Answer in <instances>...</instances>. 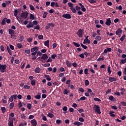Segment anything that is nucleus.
Segmentation results:
<instances>
[{
    "label": "nucleus",
    "mask_w": 126,
    "mask_h": 126,
    "mask_svg": "<svg viewBox=\"0 0 126 126\" xmlns=\"http://www.w3.org/2000/svg\"><path fill=\"white\" fill-rule=\"evenodd\" d=\"M41 53H47V49H41Z\"/></svg>",
    "instance_id": "64"
},
{
    "label": "nucleus",
    "mask_w": 126,
    "mask_h": 126,
    "mask_svg": "<svg viewBox=\"0 0 126 126\" xmlns=\"http://www.w3.org/2000/svg\"><path fill=\"white\" fill-rule=\"evenodd\" d=\"M94 100L96 102H101V99H99L98 97L94 98Z\"/></svg>",
    "instance_id": "41"
},
{
    "label": "nucleus",
    "mask_w": 126,
    "mask_h": 126,
    "mask_svg": "<svg viewBox=\"0 0 126 126\" xmlns=\"http://www.w3.org/2000/svg\"><path fill=\"white\" fill-rule=\"evenodd\" d=\"M14 16H17V14L18 13V11L17 9H15L14 11Z\"/></svg>",
    "instance_id": "43"
},
{
    "label": "nucleus",
    "mask_w": 126,
    "mask_h": 126,
    "mask_svg": "<svg viewBox=\"0 0 126 126\" xmlns=\"http://www.w3.org/2000/svg\"><path fill=\"white\" fill-rule=\"evenodd\" d=\"M23 40H24V36L23 35L20 36L19 37V41H20V42H22Z\"/></svg>",
    "instance_id": "37"
},
{
    "label": "nucleus",
    "mask_w": 126,
    "mask_h": 126,
    "mask_svg": "<svg viewBox=\"0 0 126 126\" xmlns=\"http://www.w3.org/2000/svg\"><path fill=\"white\" fill-rule=\"evenodd\" d=\"M6 22V18H4L1 21V24L2 25H5V23Z\"/></svg>",
    "instance_id": "18"
},
{
    "label": "nucleus",
    "mask_w": 126,
    "mask_h": 126,
    "mask_svg": "<svg viewBox=\"0 0 126 126\" xmlns=\"http://www.w3.org/2000/svg\"><path fill=\"white\" fill-rule=\"evenodd\" d=\"M47 116L49 117V118H54V117H55V116L54 115V114H52V113H49Z\"/></svg>",
    "instance_id": "40"
},
{
    "label": "nucleus",
    "mask_w": 126,
    "mask_h": 126,
    "mask_svg": "<svg viewBox=\"0 0 126 126\" xmlns=\"http://www.w3.org/2000/svg\"><path fill=\"white\" fill-rule=\"evenodd\" d=\"M27 107L28 109H29V110H31V108L32 107V104H30V103H28Z\"/></svg>",
    "instance_id": "27"
},
{
    "label": "nucleus",
    "mask_w": 126,
    "mask_h": 126,
    "mask_svg": "<svg viewBox=\"0 0 126 126\" xmlns=\"http://www.w3.org/2000/svg\"><path fill=\"white\" fill-rule=\"evenodd\" d=\"M49 56H48V55L47 54H43L42 56L41 57V60H43L44 61L47 60L48 59Z\"/></svg>",
    "instance_id": "9"
},
{
    "label": "nucleus",
    "mask_w": 126,
    "mask_h": 126,
    "mask_svg": "<svg viewBox=\"0 0 126 126\" xmlns=\"http://www.w3.org/2000/svg\"><path fill=\"white\" fill-rule=\"evenodd\" d=\"M95 40L96 41H101V39H102V37H101V36L98 35L96 37H95Z\"/></svg>",
    "instance_id": "25"
},
{
    "label": "nucleus",
    "mask_w": 126,
    "mask_h": 126,
    "mask_svg": "<svg viewBox=\"0 0 126 126\" xmlns=\"http://www.w3.org/2000/svg\"><path fill=\"white\" fill-rule=\"evenodd\" d=\"M121 105H122V106H124V107H126V102L125 101H122L121 102Z\"/></svg>",
    "instance_id": "56"
},
{
    "label": "nucleus",
    "mask_w": 126,
    "mask_h": 126,
    "mask_svg": "<svg viewBox=\"0 0 126 126\" xmlns=\"http://www.w3.org/2000/svg\"><path fill=\"white\" fill-rule=\"evenodd\" d=\"M24 89H30V86L25 85L24 86Z\"/></svg>",
    "instance_id": "38"
},
{
    "label": "nucleus",
    "mask_w": 126,
    "mask_h": 126,
    "mask_svg": "<svg viewBox=\"0 0 126 126\" xmlns=\"http://www.w3.org/2000/svg\"><path fill=\"white\" fill-rule=\"evenodd\" d=\"M85 84L86 86H88V85H89V81H88V80H85Z\"/></svg>",
    "instance_id": "49"
},
{
    "label": "nucleus",
    "mask_w": 126,
    "mask_h": 126,
    "mask_svg": "<svg viewBox=\"0 0 126 126\" xmlns=\"http://www.w3.org/2000/svg\"><path fill=\"white\" fill-rule=\"evenodd\" d=\"M44 77H46V80L48 81H51V78H50V76L48 75H44Z\"/></svg>",
    "instance_id": "21"
},
{
    "label": "nucleus",
    "mask_w": 126,
    "mask_h": 126,
    "mask_svg": "<svg viewBox=\"0 0 126 126\" xmlns=\"http://www.w3.org/2000/svg\"><path fill=\"white\" fill-rule=\"evenodd\" d=\"M50 65H51V64H50V63H46L43 64V66L44 67H49Z\"/></svg>",
    "instance_id": "31"
},
{
    "label": "nucleus",
    "mask_w": 126,
    "mask_h": 126,
    "mask_svg": "<svg viewBox=\"0 0 126 126\" xmlns=\"http://www.w3.org/2000/svg\"><path fill=\"white\" fill-rule=\"evenodd\" d=\"M34 98L37 99H41V95L37 94L34 96Z\"/></svg>",
    "instance_id": "44"
},
{
    "label": "nucleus",
    "mask_w": 126,
    "mask_h": 126,
    "mask_svg": "<svg viewBox=\"0 0 126 126\" xmlns=\"http://www.w3.org/2000/svg\"><path fill=\"white\" fill-rule=\"evenodd\" d=\"M76 34L79 38H82L83 35H84V31L83 29H79L77 32Z\"/></svg>",
    "instance_id": "1"
},
{
    "label": "nucleus",
    "mask_w": 126,
    "mask_h": 126,
    "mask_svg": "<svg viewBox=\"0 0 126 126\" xmlns=\"http://www.w3.org/2000/svg\"><path fill=\"white\" fill-rule=\"evenodd\" d=\"M68 5L69 7H70V8H71V7H73V4L71 2H68Z\"/></svg>",
    "instance_id": "45"
},
{
    "label": "nucleus",
    "mask_w": 126,
    "mask_h": 126,
    "mask_svg": "<svg viewBox=\"0 0 126 126\" xmlns=\"http://www.w3.org/2000/svg\"><path fill=\"white\" fill-rule=\"evenodd\" d=\"M107 71L109 74H111V66L109 65L107 66Z\"/></svg>",
    "instance_id": "28"
},
{
    "label": "nucleus",
    "mask_w": 126,
    "mask_h": 126,
    "mask_svg": "<svg viewBox=\"0 0 126 126\" xmlns=\"http://www.w3.org/2000/svg\"><path fill=\"white\" fill-rule=\"evenodd\" d=\"M9 47H10V49H11V50H14V46H13V45H11V44H10L9 45Z\"/></svg>",
    "instance_id": "62"
},
{
    "label": "nucleus",
    "mask_w": 126,
    "mask_h": 126,
    "mask_svg": "<svg viewBox=\"0 0 126 126\" xmlns=\"http://www.w3.org/2000/svg\"><path fill=\"white\" fill-rule=\"evenodd\" d=\"M63 18H66V19H70L71 18V16L69 14H65L63 15Z\"/></svg>",
    "instance_id": "6"
},
{
    "label": "nucleus",
    "mask_w": 126,
    "mask_h": 126,
    "mask_svg": "<svg viewBox=\"0 0 126 126\" xmlns=\"http://www.w3.org/2000/svg\"><path fill=\"white\" fill-rule=\"evenodd\" d=\"M47 106V103L46 102H43L42 105V108H45Z\"/></svg>",
    "instance_id": "63"
},
{
    "label": "nucleus",
    "mask_w": 126,
    "mask_h": 126,
    "mask_svg": "<svg viewBox=\"0 0 126 126\" xmlns=\"http://www.w3.org/2000/svg\"><path fill=\"white\" fill-rule=\"evenodd\" d=\"M63 93L65 95H67V94H68V90H67V89H64L63 92Z\"/></svg>",
    "instance_id": "29"
},
{
    "label": "nucleus",
    "mask_w": 126,
    "mask_h": 126,
    "mask_svg": "<svg viewBox=\"0 0 126 126\" xmlns=\"http://www.w3.org/2000/svg\"><path fill=\"white\" fill-rule=\"evenodd\" d=\"M73 45H74V46H75V47H80V44H79V43H77L76 42H73Z\"/></svg>",
    "instance_id": "54"
},
{
    "label": "nucleus",
    "mask_w": 126,
    "mask_h": 126,
    "mask_svg": "<svg viewBox=\"0 0 126 126\" xmlns=\"http://www.w3.org/2000/svg\"><path fill=\"white\" fill-rule=\"evenodd\" d=\"M94 110L96 113H98V114H101V108L99 105L96 104L94 105Z\"/></svg>",
    "instance_id": "2"
},
{
    "label": "nucleus",
    "mask_w": 126,
    "mask_h": 126,
    "mask_svg": "<svg viewBox=\"0 0 126 126\" xmlns=\"http://www.w3.org/2000/svg\"><path fill=\"white\" fill-rule=\"evenodd\" d=\"M83 44H90V40L89 39H84Z\"/></svg>",
    "instance_id": "20"
},
{
    "label": "nucleus",
    "mask_w": 126,
    "mask_h": 126,
    "mask_svg": "<svg viewBox=\"0 0 126 126\" xmlns=\"http://www.w3.org/2000/svg\"><path fill=\"white\" fill-rule=\"evenodd\" d=\"M109 80L110 82H114V81H117V78L115 77H109Z\"/></svg>",
    "instance_id": "13"
},
{
    "label": "nucleus",
    "mask_w": 126,
    "mask_h": 126,
    "mask_svg": "<svg viewBox=\"0 0 126 126\" xmlns=\"http://www.w3.org/2000/svg\"><path fill=\"white\" fill-rule=\"evenodd\" d=\"M6 64H0V72H2V73H3L5 71V70L6 69Z\"/></svg>",
    "instance_id": "4"
},
{
    "label": "nucleus",
    "mask_w": 126,
    "mask_h": 126,
    "mask_svg": "<svg viewBox=\"0 0 126 126\" xmlns=\"http://www.w3.org/2000/svg\"><path fill=\"white\" fill-rule=\"evenodd\" d=\"M126 38V35H123L121 38H120V41L121 42H123L124 40H125V38Z\"/></svg>",
    "instance_id": "36"
},
{
    "label": "nucleus",
    "mask_w": 126,
    "mask_h": 126,
    "mask_svg": "<svg viewBox=\"0 0 126 126\" xmlns=\"http://www.w3.org/2000/svg\"><path fill=\"white\" fill-rule=\"evenodd\" d=\"M104 58H99L98 59H97V62H103V61H104Z\"/></svg>",
    "instance_id": "39"
},
{
    "label": "nucleus",
    "mask_w": 126,
    "mask_h": 126,
    "mask_svg": "<svg viewBox=\"0 0 126 126\" xmlns=\"http://www.w3.org/2000/svg\"><path fill=\"white\" fill-rule=\"evenodd\" d=\"M105 24L107 26H110V25H111V24H112V21H111V18H108L106 19Z\"/></svg>",
    "instance_id": "8"
},
{
    "label": "nucleus",
    "mask_w": 126,
    "mask_h": 126,
    "mask_svg": "<svg viewBox=\"0 0 126 126\" xmlns=\"http://www.w3.org/2000/svg\"><path fill=\"white\" fill-rule=\"evenodd\" d=\"M30 8L31 10H34V9H35L34 6H33L32 5H30Z\"/></svg>",
    "instance_id": "55"
},
{
    "label": "nucleus",
    "mask_w": 126,
    "mask_h": 126,
    "mask_svg": "<svg viewBox=\"0 0 126 126\" xmlns=\"http://www.w3.org/2000/svg\"><path fill=\"white\" fill-rule=\"evenodd\" d=\"M14 107V103L11 102L9 104V109H10V110H11V109H13Z\"/></svg>",
    "instance_id": "23"
},
{
    "label": "nucleus",
    "mask_w": 126,
    "mask_h": 126,
    "mask_svg": "<svg viewBox=\"0 0 126 126\" xmlns=\"http://www.w3.org/2000/svg\"><path fill=\"white\" fill-rule=\"evenodd\" d=\"M90 70L91 72H92V73H95V70H94V69H93V68H90Z\"/></svg>",
    "instance_id": "61"
},
{
    "label": "nucleus",
    "mask_w": 126,
    "mask_h": 126,
    "mask_svg": "<svg viewBox=\"0 0 126 126\" xmlns=\"http://www.w3.org/2000/svg\"><path fill=\"white\" fill-rule=\"evenodd\" d=\"M1 110L3 113H5V111H6V109H5V107H1Z\"/></svg>",
    "instance_id": "46"
},
{
    "label": "nucleus",
    "mask_w": 126,
    "mask_h": 126,
    "mask_svg": "<svg viewBox=\"0 0 126 126\" xmlns=\"http://www.w3.org/2000/svg\"><path fill=\"white\" fill-rule=\"evenodd\" d=\"M33 25H38V22L37 21H34L32 22Z\"/></svg>",
    "instance_id": "60"
},
{
    "label": "nucleus",
    "mask_w": 126,
    "mask_h": 126,
    "mask_svg": "<svg viewBox=\"0 0 126 126\" xmlns=\"http://www.w3.org/2000/svg\"><path fill=\"white\" fill-rule=\"evenodd\" d=\"M71 10H72V12H73V13H76V9H75V8L73 7H72L71 8H70Z\"/></svg>",
    "instance_id": "32"
},
{
    "label": "nucleus",
    "mask_w": 126,
    "mask_h": 126,
    "mask_svg": "<svg viewBox=\"0 0 126 126\" xmlns=\"http://www.w3.org/2000/svg\"><path fill=\"white\" fill-rule=\"evenodd\" d=\"M22 47H23V45H22V44H21V43H17V47L19 49L22 48Z\"/></svg>",
    "instance_id": "24"
},
{
    "label": "nucleus",
    "mask_w": 126,
    "mask_h": 126,
    "mask_svg": "<svg viewBox=\"0 0 126 126\" xmlns=\"http://www.w3.org/2000/svg\"><path fill=\"white\" fill-rule=\"evenodd\" d=\"M34 71L36 73H39L40 71H41V69L39 67H37L35 69Z\"/></svg>",
    "instance_id": "19"
},
{
    "label": "nucleus",
    "mask_w": 126,
    "mask_h": 126,
    "mask_svg": "<svg viewBox=\"0 0 126 126\" xmlns=\"http://www.w3.org/2000/svg\"><path fill=\"white\" fill-rule=\"evenodd\" d=\"M17 19L20 24H22L23 25V24H24L23 20H19V19H18V18H17Z\"/></svg>",
    "instance_id": "42"
},
{
    "label": "nucleus",
    "mask_w": 126,
    "mask_h": 126,
    "mask_svg": "<svg viewBox=\"0 0 126 126\" xmlns=\"http://www.w3.org/2000/svg\"><path fill=\"white\" fill-rule=\"evenodd\" d=\"M81 47H82V48L83 49H84L85 50H86V49H87V46L86 45H84L83 44L81 43Z\"/></svg>",
    "instance_id": "51"
},
{
    "label": "nucleus",
    "mask_w": 126,
    "mask_h": 126,
    "mask_svg": "<svg viewBox=\"0 0 126 126\" xmlns=\"http://www.w3.org/2000/svg\"><path fill=\"white\" fill-rule=\"evenodd\" d=\"M65 62H66V64L67 66L68 67H70V66H71V64H72L71 63H70V62L69 61H68V60H66Z\"/></svg>",
    "instance_id": "16"
},
{
    "label": "nucleus",
    "mask_w": 126,
    "mask_h": 126,
    "mask_svg": "<svg viewBox=\"0 0 126 126\" xmlns=\"http://www.w3.org/2000/svg\"><path fill=\"white\" fill-rule=\"evenodd\" d=\"M31 123L32 126H37V121L36 119H32L31 121Z\"/></svg>",
    "instance_id": "10"
},
{
    "label": "nucleus",
    "mask_w": 126,
    "mask_h": 126,
    "mask_svg": "<svg viewBox=\"0 0 126 126\" xmlns=\"http://www.w3.org/2000/svg\"><path fill=\"white\" fill-rule=\"evenodd\" d=\"M29 13L27 11H23L21 14V18H24L26 19L28 17V15Z\"/></svg>",
    "instance_id": "3"
},
{
    "label": "nucleus",
    "mask_w": 126,
    "mask_h": 126,
    "mask_svg": "<svg viewBox=\"0 0 126 126\" xmlns=\"http://www.w3.org/2000/svg\"><path fill=\"white\" fill-rule=\"evenodd\" d=\"M44 46L47 47V48H50V41L47 40L44 42Z\"/></svg>",
    "instance_id": "15"
},
{
    "label": "nucleus",
    "mask_w": 126,
    "mask_h": 126,
    "mask_svg": "<svg viewBox=\"0 0 126 126\" xmlns=\"http://www.w3.org/2000/svg\"><path fill=\"white\" fill-rule=\"evenodd\" d=\"M20 117L21 119H25L26 118V116L25 114H24V113L21 114Z\"/></svg>",
    "instance_id": "33"
},
{
    "label": "nucleus",
    "mask_w": 126,
    "mask_h": 126,
    "mask_svg": "<svg viewBox=\"0 0 126 126\" xmlns=\"http://www.w3.org/2000/svg\"><path fill=\"white\" fill-rule=\"evenodd\" d=\"M38 50H39V47H38L37 46H35L33 48H31V52H35L36 51V52H37V51H38Z\"/></svg>",
    "instance_id": "14"
},
{
    "label": "nucleus",
    "mask_w": 126,
    "mask_h": 126,
    "mask_svg": "<svg viewBox=\"0 0 126 126\" xmlns=\"http://www.w3.org/2000/svg\"><path fill=\"white\" fill-rule=\"evenodd\" d=\"M116 35L119 36V37H121V35H122V34H123V30H122V29H119L116 31Z\"/></svg>",
    "instance_id": "5"
},
{
    "label": "nucleus",
    "mask_w": 126,
    "mask_h": 126,
    "mask_svg": "<svg viewBox=\"0 0 126 126\" xmlns=\"http://www.w3.org/2000/svg\"><path fill=\"white\" fill-rule=\"evenodd\" d=\"M63 111H64V114H66V111H67V107L66 106H64L63 108Z\"/></svg>",
    "instance_id": "26"
},
{
    "label": "nucleus",
    "mask_w": 126,
    "mask_h": 126,
    "mask_svg": "<svg viewBox=\"0 0 126 126\" xmlns=\"http://www.w3.org/2000/svg\"><path fill=\"white\" fill-rule=\"evenodd\" d=\"M85 99H86V97L85 96H82L80 98V99L78 100V101H81V100L84 101V100H85Z\"/></svg>",
    "instance_id": "47"
},
{
    "label": "nucleus",
    "mask_w": 126,
    "mask_h": 126,
    "mask_svg": "<svg viewBox=\"0 0 126 126\" xmlns=\"http://www.w3.org/2000/svg\"><path fill=\"white\" fill-rule=\"evenodd\" d=\"M34 118V115H30L29 116V120H32Z\"/></svg>",
    "instance_id": "57"
},
{
    "label": "nucleus",
    "mask_w": 126,
    "mask_h": 126,
    "mask_svg": "<svg viewBox=\"0 0 126 126\" xmlns=\"http://www.w3.org/2000/svg\"><path fill=\"white\" fill-rule=\"evenodd\" d=\"M113 113H115V112H112V111L110 112L109 114L111 117H116V116Z\"/></svg>",
    "instance_id": "52"
},
{
    "label": "nucleus",
    "mask_w": 126,
    "mask_h": 126,
    "mask_svg": "<svg viewBox=\"0 0 126 126\" xmlns=\"http://www.w3.org/2000/svg\"><path fill=\"white\" fill-rule=\"evenodd\" d=\"M109 100H110L111 101H112V102H114L115 100V99L114 98V96H113L112 95H110L109 97Z\"/></svg>",
    "instance_id": "30"
},
{
    "label": "nucleus",
    "mask_w": 126,
    "mask_h": 126,
    "mask_svg": "<svg viewBox=\"0 0 126 126\" xmlns=\"http://www.w3.org/2000/svg\"><path fill=\"white\" fill-rule=\"evenodd\" d=\"M81 10L82 11H83L84 12L86 11V8H85V7H84V5L82 6L81 7Z\"/></svg>",
    "instance_id": "50"
},
{
    "label": "nucleus",
    "mask_w": 126,
    "mask_h": 126,
    "mask_svg": "<svg viewBox=\"0 0 126 126\" xmlns=\"http://www.w3.org/2000/svg\"><path fill=\"white\" fill-rule=\"evenodd\" d=\"M8 125V126H13V119L9 118Z\"/></svg>",
    "instance_id": "7"
},
{
    "label": "nucleus",
    "mask_w": 126,
    "mask_h": 126,
    "mask_svg": "<svg viewBox=\"0 0 126 126\" xmlns=\"http://www.w3.org/2000/svg\"><path fill=\"white\" fill-rule=\"evenodd\" d=\"M27 28H33L34 27V25H33V23L30 22L26 26Z\"/></svg>",
    "instance_id": "11"
},
{
    "label": "nucleus",
    "mask_w": 126,
    "mask_h": 126,
    "mask_svg": "<svg viewBox=\"0 0 126 126\" xmlns=\"http://www.w3.org/2000/svg\"><path fill=\"white\" fill-rule=\"evenodd\" d=\"M57 57V55L56 54H53L52 55H51V57H50L52 59H55Z\"/></svg>",
    "instance_id": "59"
},
{
    "label": "nucleus",
    "mask_w": 126,
    "mask_h": 126,
    "mask_svg": "<svg viewBox=\"0 0 126 126\" xmlns=\"http://www.w3.org/2000/svg\"><path fill=\"white\" fill-rule=\"evenodd\" d=\"M31 84H32V86L36 85V81H35V80H32L31 81Z\"/></svg>",
    "instance_id": "22"
},
{
    "label": "nucleus",
    "mask_w": 126,
    "mask_h": 126,
    "mask_svg": "<svg viewBox=\"0 0 126 126\" xmlns=\"http://www.w3.org/2000/svg\"><path fill=\"white\" fill-rule=\"evenodd\" d=\"M30 19H32V20H34L35 18V16H34V15L32 14H30Z\"/></svg>",
    "instance_id": "35"
},
{
    "label": "nucleus",
    "mask_w": 126,
    "mask_h": 126,
    "mask_svg": "<svg viewBox=\"0 0 126 126\" xmlns=\"http://www.w3.org/2000/svg\"><path fill=\"white\" fill-rule=\"evenodd\" d=\"M8 32H9V34L10 35H13V34H14V32H15V31H14L13 30L10 29L8 30Z\"/></svg>",
    "instance_id": "17"
},
{
    "label": "nucleus",
    "mask_w": 126,
    "mask_h": 126,
    "mask_svg": "<svg viewBox=\"0 0 126 126\" xmlns=\"http://www.w3.org/2000/svg\"><path fill=\"white\" fill-rule=\"evenodd\" d=\"M116 9H119V10H122V9H123V7H122L121 5H120L118 7H116Z\"/></svg>",
    "instance_id": "53"
},
{
    "label": "nucleus",
    "mask_w": 126,
    "mask_h": 126,
    "mask_svg": "<svg viewBox=\"0 0 126 126\" xmlns=\"http://www.w3.org/2000/svg\"><path fill=\"white\" fill-rule=\"evenodd\" d=\"M73 125L77 126H82V123L79 122L78 121H76L73 123Z\"/></svg>",
    "instance_id": "12"
},
{
    "label": "nucleus",
    "mask_w": 126,
    "mask_h": 126,
    "mask_svg": "<svg viewBox=\"0 0 126 126\" xmlns=\"http://www.w3.org/2000/svg\"><path fill=\"white\" fill-rule=\"evenodd\" d=\"M0 50L1 51H2V52H4L5 49H4V47H3V46L1 45L0 47Z\"/></svg>",
    "instance_id": "58"
},
{
    "label": "nucleus",
    "mask_w": 126,
    "mask_h": 126,
    "mask_svg": "<svg viewBox=\"0 0 126 126\" xmlns=\"http://www.w3.org/2000/svg\"><path fill=\"white\" fill-rule=\"evenodd\" d=\"M47 15H48V12H44L43 15V18H46V17H47Z\"/></svg>",
    "instance_id": "48"
},
{
    "label": "nucleus",
    "mask_w": 126,
    "mask_h": 126,
    "mask_svg": "<svg viewBox=\"0 0 126 126\" xmlns=\"http://www.w3.org/2000/svg\"><path fill=\"white\" fill-rule=\"evenodd\" d=\"M53 62V59L51 57H49V59L47 60L46 63H51Z\"/></svg>",
    "instance_id": "34"
}]
</instances>
